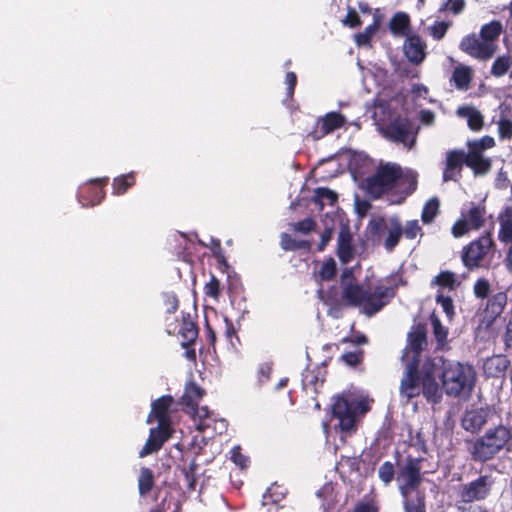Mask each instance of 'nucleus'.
<instances>
[{"label": "nucleus", "instance_id": "nucleus-42", "mask_svg": "<svg viewBox=\"0 0 512 512\" xmlns=\"http://www.w3.org/2000/svg\"><path fill=\"white\" fill-rule=\"evenodd\" d=\"M432 285H437L441 288H448L454 290L457 286V279L455 273L451 271H441L431 282Z\"/></svg>", "mask_w": 512, "mask_h": 512}, {"label": "nucleus", "instance_id": "nucleus-3", "mask_svg": "<svg viewBox=\"0 0 512 512\" xmlns=\"http://www.w3.org/2000/svg\"><path fill=\"white\" fill-rule=\"evenodd\" d=\"M394 458L397 466L396 481L400 494L404 498L420 491L419 488L423 483L424 476L437 471L436 466L425 469V463L428 460L423 456H413L411 453L402 456L399 450H395Z\"/></svg>", "mask_w": 512, "mask_h": 512}, {"label": "nucleus", "instance_id": "nucleus-14", "mask_svg": "<svg viewBox=\"0 0 512 512\" xmlns=\"http://www.w3.org/2000/svg\"><path fill=\"white\" fill-rule=\"evenodd\" d=\"M400 394L407 401L421 394V368L417 360H408L406 370L400 383Z\"/></svg>", "mask_w": 512, "mask_h": 512}, {"label": "nucleus", "instance_id": "nucleus-1", "mask_svg": "<svg viewBox=\"0 0 512 512\" xmlns=\"http://www.w3.org/2000/svg\"><path fill=\"white\" fill-rule=\"evenodd\" d=\"M394 296V287L377 284L371 288L352 279L342 283L340 298L335 287L329 289L324 303L332 309H340L342 306L362 307L363 313L371 317L388 305Z\"/></svg>", "mask_w": 512, "mask_h": 512}, {"label": "nucleus", "instance_id": "nucleus-52", "mask_svg": "<svg viewBox=\"0 0 512 512\" xmlns=\"http://www.w3.org/2000/svg\"><path fill=\"white\" fill-rule=\"evenodd\" d=\"M422 228L419 225L418 220H410L407 221L405 226L403 227V235L406 239L413 240L417 237L418 234H421Z\"/></svg>", "mask_w": 512, "mask_h": 512}, {"label": "nucleus", "instance_id": "nucleus-57", "mask_svg": "<svg viewBox=\"0 0 512 512\" xmlns=\"http://www.w3.org/2000/svg\"><path fill=\"white\" fill-rule=\"evenodd\" d=\"M498 133L501 139L510 140L512 138V121L502 118L498 122Z\"/></svg>", "mask_w": 512, "mask_h": 512}, {"label": "nucleus", "instance_id": "nucleus-19", "mask_svg": "<svg viewBox=\"0 0 512 512\" xmlns=\"http://www.w3.org/2000/svg\"><path fill=\"white\" fill-rule=\"evenodd\" d=\"M345 117L339 112H329L320 118L315 128L309 133L314 140H319L344 126Z\"/></svg>", "mask_w": 512, "mask_h": 512}, {"label": "nucleus", "instance_id": "nucleus-48", "mask_svg": "<svg viewBox=\"0 0 512 512\" xmlns=\"http://www.w3.org/2000/svg\"><path fill=\"white\" fill-rule=\"evenodd\" d=\"M491 291V286L486 278H479L476 280L473 286V292L476 298L485 299L488 298Z\"/></svg>", "mask_w": 512, "mask_h": 512}, {"label": "nucleus", "instance_id": "nucleus-60", "mask_svg": "<svg viewBox=\"0 0 512 512\" xmlns=\"http://www.w3.org/2000/svg\"><path fill=\"white\" fill-rule=\"evenodd\" d=\"M464 8L465 0H447L441 9H447L451 11L453 14L457 15L461 13L464 10Z\"/></svg>", "mask_w": 512, "mask_h": 512}, {"label": "nucleus", "instance_id": "nucleus-25", "mask_svg": "<svg viewBox=\"0 0 512 512\" xmlns=\"http://www.w3.org/2000/svg\"><path fill=\"white\" fill-rule=\"evenodd\" d=\"M465 165L472 169L475 175H484L490 171L492 163L482 152L469 148L465 153Z\"/></svg>", "mask_w": 512, "mask_h": 512}, {"label": "nucleus", "instance_id": "nucleus-47", "mask_svg": "<svg viewBox=\"0 0 512 512\" xmlns=\"http://www.w3.org/2000/svg\"><path fill=\"white\" fill-rule=\"evenodd\" d=\"M337 273L336 262L333 258L327 259L319 270V277L323 281H330L334 279Z\"/></svg>", "mask_w": 512, "mask_h": 512}, {"label": "nucleus", "instance_id": "nucleus-35", "mask_svg": "<svg viewBox=\"0 0 512 512\" xmlns=\"http://www.w3.org/2000/svg\"><path fill=\"white\" fill-rule=\"evenodd\" d=\"M430 321L433 328V336L436 340V348L443 349L447 345L448 329L442 325L435 313L430 315Z\"/></svg>", "mask_w": 512, "mask_h": 512}, {"label": "nucleus", "instance_id": "nucleus-18", "mask_svg": "<svg viewBox=\"0 0 512 512\" xmlns=\"http://www.w3.org/2000/svg\"><path fill=\"white\" fill-rule=\"evenodd\" d=\"M427 44L416 33L406 35L403 43V52L407 60L414 64H421L427 56Z\"/></svg>", "mask_w": 512, "mask_h": 512}, {"label": "nucleus", "instance_id": "nucleus-53", "mask_svg": "<svg viewBox=\"0 0 512 512\" xmlns=\"http://www.w3.org/2000/svg\"><path fill=\"white\" fill-rule=\"evenodd\" d=\"M342 23L344 26H347L349 28H356L362 24V21L355 8L348 6L347 15L342 20Z\"/></svg>", "mask_w": 512, "mask_h": 512}, {"label": "nucleus", "instance_id": "nucleus-26", "mask_svg": "<svg viewBox=\"0 0 512 512\" xmlns=\"http://www.w3.org/2000/svg\"><path fill=\"white\" fill-rule=\"evenodd\" d=\"M389 30L395 36L406 37L411 33V19L406 12H396L389 21Z\"/></svg>", "mask_w": 512, "mask_h": 512}, {"label": "nucleus", "instance_id": "nucleus-50", "mask_svg": "<svg viewBox=\"0 0 512 512\" xmlns=\"http://www.w3.org/2000/svg\"><path fill=\"white\" fill-rule=\"evenodd\" d=\"M495 146V140L493 137L485 135L480 140H475L468 143V147L478 152H482L486 149H490Z\"/></svg>", "mask_w": 512, "mask_h": 512}, {"label": "nucleus", "instance_id": "nucleus-38", "mask_svg": "<svg viewBox=\"0 0 512 512\" xmlns=\"http://www.w3.org/2000/svg\"><path fill=\"white\" fill-rule=\"evenodd\" d=\"M280 246L284 251L309 250L311 243L308 240H295L290 234L282 233L280 236Z\"/></svg>", "mask_w": 512, "mask_h": 512}, {"label": "nucleus", "instance_id": "nucleus-41", "mask_svg": "<svg viewBox=\"0 0 512 512\" xmlns=\"http://www.w3.org/2000/svg\"><path fill=\"white\" fill-rule=\"evenodd\" d=\"M403 506L404 512H426L425 493L423 491H417L415 498H405Z\"/></svg>", "mask_w": 512, "mask_h": 512}, {"label": "nucleus", "instance_id": "nucleus-31", "mask_svg": "<svg viewBox=\"0 0 512 512\" xmlns=\"http://www.w3.org/2000/svg\"><path fill=\"white\" fill-rule=\"evenodd\" d=\"M175 242L177 243L175 247V254L177 255V259L184 262H191L193 250L195 249V243L189 239L185 233L182 232H178L177 236L175 237Z\"/></svg>", "mask_w": 512, "mask_h": 512}, {"label": "nucleus", "instance_id": "nucleus-56", "mask_svg": "<svg viewBox=\"0 0 512 512\" xmlns=\"http://www.w3.org/2000/svg\"><path fill=\"white\" fill-rule=\"evenodd\" d=\"M204 291L207 296L218 299L220 295V282L216 276L211 275L209 282L204 287Z\"/></svg>", "mask_w": 512, "mask_h": 512}, {"label": "nucleus", "instance_id": "nucleus-6", "mask_svg": "<svg viewBox=\"0 0 512 512\" xmlns=\"http://www.w3.org/2000/svg\"><path fill=\"white\" fill-rule=\"evenodd\" d=\"M495 247L496 244L491 230L481 234L478 238L463 246L461 260L464 267L469 271L483 267L485 258L494 253Z\"/></svg>", "mask_w": 512, "mask_h": 512}, {"label": "nucleus", "instance_id": "nucleus-30", "mask_svg": "<svg viewBox=\"0 0 512 512\" xmlns=\"http://www.w3.org/2000/svg\"><path fill=\"white\" fill-rule=\"evenodd\" d=\"M487 422V413L483 409L467 411L463 417L462 425L465 430L476 432Z\"/></svg>", "mask_w": 512, "mask_h": 512}, {"label": "nucleus", "instance_id": "nucleus-44", "mask_svg": "<svg viewBox=\"0 0 512 512\" xmlns=\"http://www.w3.org/2000/svg\"><path fill=\"white\" fill-rule=\"evenodd\" d=\"M439 212V200L437 198H432L427 201L423 207L421 213V219L423 223L429 224L434 218L437 216Z\"/></svg>", "mask_w": 512, "mask_h": 512}, {"label": "nucleus", "instance_id": "nucleus-46", "mask_svg": "<svg viewBox=\"0 0 512 512\" xmlns=\"http://www.w3.org/2000/svg\"><path fill=\"white\" fill-rule=\"evenodd\" d=\"M379 28V22L375 20L371 25L367 26L363 32L355 36L356 44L359 46L368 45Z\"/></svg>", "mask_w": 512, "mask_h": 512}, {"label": "nucleus", "instance_id": "nucleus-20", "mask_svg": "<svg viewBox=\"0 0 512 512\" xmlns=\"http://www.w3.org/2000/svg\"><path fill=\"white\" fill-rule=\"evenodd\" d=\"M174 403V398L171 395H163L154 400L151 404V412L148 415L147 422L151 423V418L154 417L158 425L161 427L170 426L169 410Z\"/></svg>", "mask_w": 512, "mask_h": 512}, {"label": "nucleus", "instance_id": "nucleus-33", "mask_svg": "<svg viewBox=\"0 0 512 512\" xmlns=\"http://www.w3.org/2000/svg\"><path fill=\"white\" fill-rule=\"evenodd\" d=\"M325 371L316 366L312 369H306L303 373L302 382L304 387H310L314 392H318V388L321 387L325 381Z\"/></svg>", "mask_w": 512, "mask_h": 512}, {"label": "nucleus", "instance_id": "nucleus-17", "mask_svg": "<svg viewBox=\"0 0 512 512\" xmlns=\"http://www.w3.org/2000/svg\"><path fill=\"white\" fill-rule=\"evenodd\" d=\"M465 165V152L455 149L446 153L445 167L442 174L443 182H458L462 177V168Z\"/></svg>", "mask_w": 512, "mask_h": 512}, {"label": "nucleus", "instance_id": "nucleus-4", "mask_svg": "<svg viewBox=\"0 0 512 512\" xmlns=\"http://www.w3.org/2000/svg\"><path fill=\"white\" fill-rule=\"evenodd\" d=\"M512 446V430L502 424L489 428L475 439L469 448L472 459L486 462L493 459L501 450L510 451Z\"/></svg>", "mask_w": 512, "mask_h": 512}, {"label": "nucleus", "instance_id": "nucleus-63", "mask_svg": "<svg viewBox=\"0 0 512 512\" xmlns=\"http://www.w3.org/2000/svg\"><path fill=\"white\" fill-rule=\"evenodd\" d=\"M285 82L287 84V96L292 97L294 95L295 87L297 85V76L294 72H287L285 76Z\"/></svg>", "mask_w": 512, "mask_h": 512}, {"label": "nucleus", "instance_id": "nucleus-24", "mask_svg": "<svg viewBox=\"0 0 512 512\" xmlns=\"http://www.w3.org/2000/svg\"><path fill=\"white\" fill-rule=\"evenodd\" d=\"M206 391L200 387L195 381H188L185 384L184 392L178 400V404L187 408H196Z\"/></svg>", "mask_w": 512, "mask_h": 512}, {"label": "nucleus", "instance_id": "nucleus-43", "mask_svg": "<svg viewBox=\"0 0 512 512\" xmlns=\"http://www.w3.org/2000/svg\"><path fill=\"white\" fill-rule=\"evenodd\" d=\"M198 468V464L196 463L195 458L191 460V462L188 465H185L182 467L181 471L184 476L187 488L191 491L195 490L196 483H197V477H196V471Z\"/></svg>", "mask_w": 512, "mask_h": 512}, {"label": "nucleus", "instance_id": "nucleus-37", "mask_svg": "<svg viewBox=\"0 0 512 512\" xmlns=\"http://www.w3.org/2000/svg\"><path fill=\"white\" fill-rule=\"evenodd\" d=\"M154 486V473L148 467L140 469L138 477V491L141 496L148 495Z\"/></svg>", "mask_w": 512, "mask_h": 512}, {"label": "nucleus", "instance_id": "nucleus-61", "mask_svg": "<svg viewBox=\"0 0 512 512\" xmlns=\"http://www.w3.org/2000/svg\"><path fill=\"white\" fill-rule=\"evenodd\" d=\"M231 459L240 468H246L249 463V458L241 453L239 447L232 449Z\"/></svg>", "mask_w": 512, "mask_h": 512}, {"label": "nucleus", "instance_id": "nucleus-45", "mask_svg": "<svg viewBox=\"0 0 512 512\" xmlns=\"http://www.w3.org/2000/svg\"><path fill=\"white\" fill-rule=\"evenodd\" d=\"M378 477L384 485H389L397 477V470L390 461H385L378 469Z\"/></svg>", "mask_w": 512, "mask_h": 512}, {"label": "nucleus", "instance_id": "nucleus-22", "mask_svg": "<svg viewBox=\"0 0 512 512\" xmlns=\"http://www.w3.org/2000/svg\"><path fill=\"white\" fill-rule=\"evenodd\" d=\"M508 301L507 293L499 291L491 295L486 303L484 314L487 319V326H490L503 313Z\"/></svg>", "mask_w": 512, "mask_h": 512}, {"label": "nucleus", "instance_id": "nucleus-8", "mask_svg": "<svg viewBox=\"0 0 512 512\" xmlns=\"http://www.w3.org/2000/svg\"><path fill=\"white\" fill-rule=\"evenodd\" d=\"M381 133L387 140L401 143L410 150L416 144L418 128L409 118L397 116L381 128Z\"/></svg>", "mask_w": 512, "mask_h": 512}, {"label": "nucleus", "instance_id": "nucleus-36", "mask_svg": "<svg viewBox=\"0 0 512 512\" xmlns=\"http://www.w3.org/2000/svg\"><path fill=\"white\" fill-rule=\"evenodd\" d=\"M135 183L136 177L134 172L115 177L112 182L113 194L123 195L128 191V189L133 187Z\"/></svg>", "mask_w": 512, "mask_h": 512}, {"label": "nucleus", "instance_id": "nucleus-5", "mask_svg": "<svg viewBox=\"0 0 512 512\" xmlns=\"http://www.w3.org/2000/svg\"><path fill=\"white\" fill-rule=\"evenodd\" d=\"M401 177L400 166L390 163L380 165L372 176L365 179L366 192L372 199H379L392 191Z\"/></svg>", "mask_w": 512, "mask_h": 512}, {"label": "nucleus", "instance_id": "nucleus-13", "mask_svg": "<svg viewBox=\"0 0 512 512\" xmlns=\"http://www.w3.org/2000/svg\"><path fill=\"white\" fill-rule=\"evenodd\" d=\"M459 48L477 60L487 61L495 54L497 44H488L480 35L477 36L475 33H472L461 39Z\"/></svg>", "mask_w": 512, "mask_h": 512}, {"label": "nucleus", "instance_id": "nucleus-58", "mask_svg": "<svg viewBox=\"0 0 512 512\" xmlns=\"http://www.w3.org/2000/svg\"><path fill=\"white\" fill-rule=\"evenodd\" d=\"M272 363L264 362L259 365L257 370V378L260 384L267 382L271 378Z\"/></svg>", "mask_w": 512, "mask_h": 512}, {"label": "nucleus", "instance_id": "nucleus-64", "mask_svg": "<svg viewBox=\"0 0 512 512\" xmlns=\"http://www.w3.org/2000/svg\"><path fill=\"white\" fill-rule=\"evenodd\" d=\"M353 512H378V508L371 502H359Z\"/></svg>", "mask_w": 512, "mask_h": 512}, {"label": "nucleus", "instance_id": "nucleus-39", "mask_svg": "<svg viewBox=\"0 0 512 512\" xmlns=\"http://www.w3.org/2000/svg\"><path fill=\"white\" fill-rule=\"evenodd\" d=\"M190 409L194 413V418L198 421L196 426L198 431L204 432L211 427L213 419L211 418V412L207 406H196V408Z\"/></svg>", "mask_w": 512, "mask_h": 512}, {"label": "nucleus", "instance_id": "nucleus-21", "mask_svg": "<svg viewBox=\"0 0 512 512\" xmlns=\"http://www.w3.org/2000/svg\"><path fill=\"white\" fill-rule=\"evenodd\" d=\"M169 437V427H161L158 425V427L152 428L150 430L146 443L139 452V457L143 458L154 452L159 451L162 448L165 441L169 439Z\"/></svg>", "mask_w": 512, "mask_h": 512}, {"label": "nucleus", "instance_id": "nucleus-32", "mask_svg": "<svg viewBox=\"0 0 512 512\" xmlns=\"http://www.w3.org/2000/svg\"><path fill=\"white\" fill-rule=\"evenodd\" d=\"M179 334L182 337L181 345L183 348H188L195 343L198 337V327L189 319V316L183 317Z\"/></svg>", "mask_w": 512, "mask_h": 512}, {"label": "nucleus", "instance_id": "nucleus-11", "mask_svg": "<svg viewBox=\"0 0 512 512\" xmlns=\"http://www.w3.org/2000/svg\"><path fill=\"white\" fill-rule=\"evenodd\" d=\"M437 367L435 358H427L421 366V394L432 404H438L442 400V391L436 381Z\"/></svg>", "mask_w": 512, "mask_h": 512}, {"label": "nucleus", "instance_id": "nucleus-2", "mask_svg": "<svg viewBox=\"0 0 512 512\" xmlns=\"http://www.w3.org/2000/svg\"><path fill=\"white\" fill-rule=\"evenodd\" d=\"M435 359L438 366H441L439 378L445 394L455 398H470L476 383V373L473 367L443 357Z\"/></svg>", "mask_w": 512, "mask_h": 512}, {"label": "nucleus", "instance_id": "nucleus-15", "mask_svg": "<svg viewBox=\"0 0 512 512\" xmlns=\"http://www.w3.org/2000/svg\"><path fill=\"white\" fill-rule=\"evenodd\" d=\"M491 490V482L486 475L480 476L477 479L460 486L459 489V502L472 503L474 501H482L489 494Z\"/></svg>", "mask_w": 512, "mask_h": 512}, {"label": "nucleus", "instance_id": "nucleus-27", "mask_svg": "<svg viewBox=\"0 0 512 512\" xmlns=\"http://www.w3.org/2000/svg\"><path fill=\"white\" fill-rule=\"evenodd\" d=\"M473 80V69L469 66L459 64L452 72L450 82L460 91H466L470 88Z\"/></svg>", "mask_w": 512, "mask_h": 512}, {"label": "nucleus", "instance_id": "nucleus-34", "mask_svg": "<svg viewBox=\"0 0 512 512\" xmlns=\"http://www.w3.org/2000/svg\"><path fill=\"white\" fill-rule=\"evenodd\" d=\"M503 32L502 23L499 20H492L484 24L480 29V37L488 44H496L495 41Z\"/></svg>", "mask_w": 512, "mask_h": 512}, {"label": "nucleus", "instance_id": "nucleus-10", "mask_svg": "<svg viewBox=\"0 0 512 512\" xmlns=\"http://www.w3.org/2000/svg\"><path fill=\"white\" fill-rule=\"evenodd\" d=\"M371 231L376 236L386 234L384 238V247L388 252H392L399 244L403 235V226L398 217H391L388 222L383 217L370 221Z\"/></svg>", "mask_w": 512, "mask_h": 512}, {"label": "nucleus", "instance_id": "nucleus-40", "mask_svg": "<svg viewBox=\"0 0 512 512\" xmlns=\"http://www.w3.org/2000/svg\"><path fill=\"white\" fill-rule=\"evenodd\" d=\"M511 64H512V60H511L510 55L505 54V55L498 56L494 60L492 66H491L490 73L494 77L500 78V77L504 76L505 74H507V72L509 71V69L511 67Z\"/></svg>", "mask_w": 512, "mask_h": 512}, {"label": "nucleus", "instance_id": "nucleus-54", "mask_svg": "<svg viewBox=\"0 0 512 512\" xmlns=\"http://www.w3.org/2000/svg\"><path fill=\"white\" fill-rule=\"evenodd\" d=\"M315 197L319 200H327L330 205H333L338 200L337 193L327 187L317 188L315 190Z\"/></svg>", "mask_w": 512, "mask_h": 512}, {"label": "nucleus", "instance_id": "nucleus-12", "mask_svg": "<svg viewBox=\"0 0 512 512\" xmlns=\"http://www.w3.org/2000/svg\"><path fill=\"white\" fill-rule=\"evenodd\" d=\"M428 346L427 327L425 323H417L407 334V344L404 349L402 360H417L420 363L421 353Z\"/></svg>", "mask_w": 512, "mask_h": 512}, {"label": "nucleus", "instance_id": "nucleus-51", "mask_svg": "<svg viewBox=\"0 0 512 512\" xmlns=\"http://www.w3.org/2000/svg\"><path fill=\"white\" fill-rule=\"evenodd\" d=\"M341 359L351 367H355L363 362L364 351L358 349L357 351L346 352L341 356Z\"/></svg>", "mask_w": 512, "mask_h": 512}, {"label": "nucleus", "instance_id": "nucleus-9", "mask_svg": "<svg viewBox=\"0 0 512 512\" xmlns=\"http://www.w3.org/2000/svg\"><path fill=\"white\" fill-rule=\"evenodd\" d=\"M486 206L471 202L467 210L461 211V217L453 224L451 233L460 238L470 231L480 230L486 222Z\"/></svg>", "mask_w": 512, "mask_h": 512}, {"label": "nucleus", "instance_id": "nucleus-7", "mask_svg": "<svg viewBox=\"0 0 512 512\" xmlns=\"http://www.w3.org/2000/svg\"><path fill=\"white\" fill-rule=\"evenodd\" d=\"M368 404L363 400L353 399L349 401L344 396H336L332 404V415L339 420V428L342 432L350 433L356 430L357 413H366Z\"/></svg>", "mask_w": 512, "mask_h": 512}, {"label": "nucleus", "instance_id": "nucleus-59", "mask_svg": "<svg viewBox=\"0 0 512 512\" xmlns=\"http://www.w3.org/2000/svg\"><path fill=\"white\" fill-rule=\"evenodd\" d=\"M449 28V24L444 21L436 22L431 27V35L436 40H441L445 34L447 33V30Z\"/></svg>", "mask_w": 512, "mask_h": 512}, {"label": "nucleus", "instance_id": "nucleus-49", "mask_svg": "<svg viewBox=\"0 0 512 512\" xmlns=\"http://www.w3.org/2000/svg\"><path fill=\"white\" fill-rule=\"evenodd\" d=\"M292 230L294 232H300L303 234H308L315 230L316 222L313 218L307 217L303 220L291 224Z\"/></svg>", "mask_w": 512, "mask_h": 512}, {"label": "nucleus", "instance_id": "nucleus-23", "mask_svg": "<svg viewBox=\"0 0 512 512\" xmlns=\"http://www.w3.org/2000/svg\"><path fill=\"white\" fill-rule=\"evenodd\" d=\"M337 256L343 264L354 258L353 236L348 226L341 227L337 239Z\"/></svg>", "mask_w": 512, "mask_h": 512}, {"label": "nucleus", "instance_id": "nucleus-62", "mask_svg": "<svg viewBox=\"0 0 512 512\" xmlns=\"http://www.w3.org/2000/svg\"><path fill=\"white\" fill-rule=\"evenodd\" d=\"M502 338L504 343V350H512V317L505 326V331Z\"/></svg>", "mask_w": 512, "mask_h": 512}, {"label": "nucleus", "instance_id": "nucleus-16", "mask_svg": "<svg viewBox=\"0 0 512 512\" xmlns=\"http://www.w3.org/2000/svg\"><path fill=\"white\" fill-rule=\"evenodd\" d=\"M109 178H97L80 190L79 197L83 206H95L100 204L105 198V186L108 184Z\"/></svg>", "mask_w": 512, "mask_h": 512}, {"label": "nucleus", "instance_id": "nucleus-55", "mask_svg": "<svg viewBox=\"0 0 512 512\" xmlns=\"http://www.w3.org/2000/svg\"><path fill=\"white\" fill-rule=\"evenodd\" d=\"M436 302L441 305L443 311L449 318L453 317L454 304H453V300L451 297L445 296L443 294H438L436 296Z\"/></svg>", "mask_w": 512, "mask_h": 512}, {"label": "nucleus", "instance_id": "nucleus-29", "mask_svg": "<svg viewBox=\"0 0 512 512\" xmlns=\"http://www.w3.org/2000/svg\"><path fill=\"white\" fill-rule=\"evenodd\" d=\"M456 114L459 117L466 118L468 127L474 132H478L484 127L483 115L472 106H461L457 109Z\"/></svg>", "mask_w": 512, "mask_h": 512}, {"label": "nucleus", "instance_id": "nucleus-28", "mask_svg": "<svg viewBox=\"0 0 512 512\" xmlns=\"http://www.w3.org/2000/svg\"><path fill=\"white\" fill-rule=\"evenodd\" d=\"M498 239L501 243H512V206H506L498 215Z\"/></svg>", "mask_w": 512, "mask_h": 512}]
</instances>
